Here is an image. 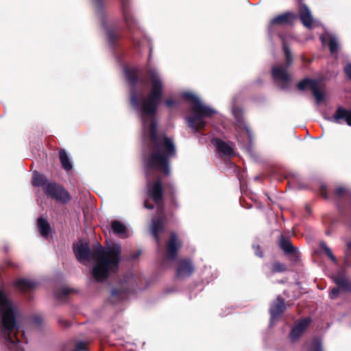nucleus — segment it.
I'll list each match as a JSON object with an SVG mask.
<instances>
[{
	"label": "nucleus",
	"instance_id": "10",
	"mask_svg": "<svg viewBox=\"0 0 351 351\" xmlns=\"http://www.w3.org/2000/svg\"><path fill=\"white\" fill-rule=\"evenodd\" d=\"M182 245V243L179 239L177 234L171 232L166 243L165 258L169 261L175 260Z\"/></svg>",
	"mask_w": 351,
	"mask_h": 351
},
{
	"label": "nucleus",
	"instance_id": "34",
	"mask_svg": "<svg viewBox=\"0 0 351 351\" xmlns=\"http://www.w3.org/2000/svg\"><path fill=\"white\" fill-rule=\"evenodd\" d=\"M320 247L334 263H337L336 257L333 255L331 250L328 247L325 242H321Z\"/></svg>",
	"mask_w": 351,
	"mask_h": 351
},
{
	"label": "nucleus",
	"instance_id": "29",
	"mask_svg": "<svg viewBox=\"0 0 351 351\" xmlns=\"http://www.w3.org/2000/svg\"><path fill=\"white\" fill-rule=\"evenodd\" d=\"M49 183L46 178L45 176L39 173L38 172L36 171L34 173L33 178H32V184L34 186L36 187H43V189L44 190L45 187L47 185V184Z\"/></svg>",
	"mask_w": 351,
	"mask_h": 351
},
{
	"label": "nucleus",
	"instance_id": "36",
	"mask_svg": "<svg viewBox=\"0 0 351 351\" xmlns=\"http://www.w3.org/2000/svg\"><path fill=\"white\" fill-rule=\"evenodd\" d=\"M328 47L331 53H335L337 52L338 50V43L337 40L335 38H330L328 41Z\"/></svg>",
	"mask_w": 351,
	"mask_h": 351
},
{
	"label": "nucleus",
	"instance_id": "11",
	"mask_svg": "<svg viewBox=\"0 0 351 351\" xmlns=\"http://www.w3.org/2000/svg\"><path fill=\"white\" fill-rule=\"evenodd\" d=\"M121 4V10L123 15L124 21L125 23L127 29L134 34L138 29L137 22L133 17L130 11V0H120Z\"/></svg>",
	"mask_w": 351,
	"mask_h": 351
},
{
	"label": "nucleus",
	"instance_id": "51",
	"mask_svg": "<svg viewBox=\"0 0 351 351\" xmlns=\"http://www.w3.org/2000/svg\"><path fill=\"white\" fill-rule=\"evenodd\" d=\"M348 247L351 248V243H348Z\"/></svg>",
	"mask_w": 351,
	"mask_h": 351
},
{
	"label": "nucleus",
	"instance_id": "18",
	"mask_svg": "<svg viewBox=\"0 0 351 351\" xmlns=\"http://www.w3.org/2000/svg\"><path fill=\"white\" fill-rule=\"evenodd\" d=\"M279 247L284 252L285 254L287 256L292 257L295 260L298 259V249L293 245V244L288 238H286L281 235L279 241Z\"/></svg>",
	"mask_w": 351,
	"mask_h": 351
},
{
	"label": "nucleus",
	"instance_id": "16",
	"mask_svg": "<svg viewBox=\"0 0 351 351\" xmlns=\"http://www.w3.org/2000/svg\"><path fill=\"white\" fill-rule=\"evenodd\" d=\"M166 221L164 216L162 218H155L152 220L151 232L158 245L160 244V234L165 230Z\"/></svg>",
	"mask_w": 351,
	"mask_h": 351
},
{
	"label": "nucleus",
	"instance_id": "40",
	"mask_svg": "<svg viewBox=\"0 0 351 351\" xmlns=\"http://www.w3.org/2000/svg\"><path fill=\"white\" fill-rule=\"evenodd\" d=\"M340 291H341V289H339V287L338 286L337 287H333L330 290V299H332V300L336 299L338 297Z\"/></svg>",
	"mask_w": 351,
	"mask_h": 351
},
{
	"label": "nucleus",
	"instance_id": "31",
	"mask_svg": "<svg viewBox=\"0 0 351 351\" xmlns=\"http://www.w3.org/2000/svg\"><path fill=\"white\" fill-rule=\"evenodd\" d=\"M282 50L286 60V66L289 68L293 63V56L289 45L284 38H282Z\"/></svg>",
	"mask_w": 351,
	"mask_h": 351
},
{
	"label": "nucleus",
	"instance_id": "24",
	"mask_svg": "<svg viewBox=\"0 0 351 351\" xmlns=\"http://www.w3.org/2000/svg\"><path fill=\"white\" fill-rule=\"evenodd\" d=\"M296 18V16L290 12H287L284 14H280L274 17L270 21V25H284L291 23L292 21Z\"/></svg>",
	"mask_w": 351,
	"mask_h": 351
},
{
	"label": "nucleus",
	"instance_id": "50",
	"mask_svg": "<svg viewBox=\"0 0 351 351\" xmlns=\"http://www.w3.org/2000/svg\"><path fill=\"white\" fill-rule=\"evenodd\" d=\"M152 53V48L150 49V51H149V56H151V54ZM150 58V57H149V59Z\"/></svg>",
	"mask_w": 351,
	"mask_h": 351
},
{
	"label": "nucleus",
	"instance_id": "42",
	"mask_svg": "<svg viewBox=\"0 0 351 351\" xmlns=\"http://www.w3.org/2000/svg\"><path fill=\"white\" fill-rule=\"evenodd\" d=\"M32 322L36 325H40L43 322V318L40 315H34L32 317Z\"/></svg>",
	"mask_w": 351,
	"mask_h": 351
},
{
	"label": "nucleus",
	"instance_id": "12",
	"mask_svg": "<svg viewBox=\"0 0 351 351\" xmlns=\"http://www.w3.org/2000/svg\"><path fill=\"white\" fill-rule=\"evenodd\" d=\"M271 74L273 80L276 82L281 83L282 89L287 88L291 81V75L288 73L287 68L282 65L274 66L271 68Z\"/></svg>",
	"mask_w": 351,
	"mask_h": 351
},
{
	"label": "nucleus",
	"instance_id": "6",
	"mask_svg": "<svg viewBox=\"0 0 351 351\" xmlns=\"http://www.w3.org/2000/svg\"><path fill=\"white\" fill-rule=\"evenodd\" d=\"M141 282L142 280L138 275L126 274L121 279L118 285L112 289L109 302L117 304L122 301L129 294L134 293Z\"/></svg>",
	"mask_w": 351,
	"mask_h": 351
},
{
	"label": "nucleus",
	"instance_id": "45",
	"mask_svg": "<svg viewBox=\"0 0 351 351\" xmlns=\"http://www.w3.org/2000/svg\"><path fill=\"white\" fill-rule=\"evenodd\" d=\"M93 1L98 10H103L104 6L103 0H93Z\"/></svg>",
	"mask_w": 351,
	"mask_h": 351
},
{
	"label": "nucleus",
	"instance_id": "2",
	"mask_svg": "<svg viewBox=\"0 0 351 351\" xmlns=\"http://www.w3.org/2000/svg\"><path fill=\"white\" fill-rule=\"evenodd\" d=\"M146 73L151 84L150 92L140 100L137 93V84L138 82H143L139 77L140 71L136 68L125 69V79L130 86L131 106L140 111L143 116L154 117L162 101L165 84L160 75L154 69H148Z\"/></svg>",
	"mask_w": 351,
	"mask_h": 351
},
{
	"label": "nucleus",
	"instance_id": "14",
	"mask_svg": "<svg viewBox=\"0 0 351 351\" xmlns=\"http://www.w3.org/2000/svg\"><path fill=\"white\" fill-rule=\"evenodd\" d=\"M328 120L337 124L346 123L348 125L351 126V108L346 109L339 106L334 114L328 118Z\"/></svg>",
	"mask_w": 351,
	"mask_h": 351
},
{
	"label": "nucleus",
	"instance_id": "49",
	"mask_svg": "<svg viewBox=\"0 0 351 351\" xmlns=\"http://www.w3.org/2000/svg\"><path fill=\"white\" fill-rule=\"evenodd\" d=\"M21 338L23 339V340H24L25 342H27L25 332L23 331L21 333Z\"/></svg>",
	"mask_w": 351,
	"mask_h": 351
},
{
	"label": "nucleus",
	"instance_id": "41",
	"mask_svg": "<svg viewBox=\"0 0 351 351\" xmlns=\"http://www.w3.org/2000/svg\"><path fill=\"white\" fill-rule=\"evenodd\" d=\"M86 350H87V348H86V343L83 341H80V342L77 343L75 348L73 351H86Z\"/></svg>",
	"mask_w": 351,
	"mask_h": 351
},
{
	"label": "nucleus",
	"instance_id": "13",
	"mask_svg": "<svg viewBox=\"0 0 351 351\" xmlns=\"http://www.w3.org/2000/svg\"><path fill=\"white\" fill-rule=\"evenodd\" d=\"M195 271V265L191 259L182 258L178 262L176 277L185 278L190 277Z\"/></svg>",
	"mask_w": 351,
	"mask_h": 351
},
{
	"label": "nucleus",
	"instance_id": "22",
	"mask_svg": "<svg viewBox=\"0 0 351 351\" xmlns=\"http://www.w3.org/2000/svg\"><path fill=\"white\" fill-rule=\"evenodd\" d=\"M107 40L110 47L114 49H117L119 47V40L121 38L122 34L121 31L114 27L106 28Z\"/></svg>",
	"mask_w": 351,
	"mask_h": 351
},
{
	"label": "nucleus",
	"instance_id": "43",
	"mask_svg": "<svg viewBox=\"0 0 351 351\" xmlns=\"http://www.w3.org/2000/svg\"><path fill=\"white\" fill-rule=\"evenodd\" d=\"M319 193L324 199H328L327 189L324 185H322L319 189Z\"/></svg>",
	"mask_w": 351,
	"mask_h": 351
},
{
	"label": "nucleus",
	"instance_id": "19",
	"mask_svg": "<svg viewBox=\"0 0 351 351\" xmlns=\"http://www.w3.org/2000/svg\"><path fill=\"white\" fill-rule=\"evenodd\" d=\"M333 281L341 291L351 292V280L347 277L345 271H339L333 277Z\"/></svg>",
	"mask_w": 351,
	"mask_h": 351
},
{
	"label": "nucleus",
	"instance_id": "35",
	"mask_svg": "<svg viewBox=\"0 0 351 351\" xmlns=\"http://www.w3.org/2000/svg\"><path fill=\"white\" fill-rule=\"evenodd\" d=\"M73 290L69 288H62L55 293V296L57 299L61 300L66 298Z\"/></svg>",
	"mask_w": 351,
	"mask_h": 351
},
{
	"label": "nucleus",
	"instance_id": "7",
	"mask_svg": "<svg viewBox=\"0 0 351 351\" xmlns=\"http://www.w3.org/2000/svg\"><path fill=\"white\" fill-rule=\"evenodd\" d=\"M338 199V208L341 215L351 220V190L344 186H338L335 191Z\"/></svg>",
	"mask_w": 351,
	"mask_h": 351
},
{
	"label": "nucleus",
	"instance_id": "25",
	"mask_svg": "<svg viewBox=\"0 0 351 351\" xmlns=\"http://www.w3.org/2000/svg\"><path fill=\"white\" fill-rule=\"evenodd\" d=\"M111 229L112 232L121 237V238H125L127 237V228L126 226L118 220H112L111 221Z\"/></svg>",
	"mask_w": 351,
	"mask_h": 351
},
{
	"label": "nucleus",
	"instance_id": "5",
	"mask_svg": "<svg viewBox=\"0 0 351 351\" xmlns=\"http://www.w3.org/2000/svg\"><path fill=\"white\" fill-rule=\"evenodd\" d=\"M182 98L193 103L191 107L192 114L187 117L188 125L195 132H199L206 127V122L204 118L213 117L217 111L213 108L202 104L199 99L191 92H184L182 95Z\"/></svg>",
	"mask_w": 351,
	"mask_h": 351
},
{
	"label": "nucleus",
	"instance_id": "4",
	"mask_svg": "<svg viewBox=\"0 0 351 351\" xmlns=\"http://www.w3.org/2000/svg\"><path fill=\"white\" fill-rule=\"evenodd\" d=\"M0 326L5 343L10 350L24 351L18 337L20 331L16 324V312L12 302L0 289Z\"/></svg>",
	"mask_w": 351,
	"mask_h": 351
},
{
	"label": "nucleus",
	"instance_id": "39",
	"mask_svg": "<svg viewBox=\"0 0 351 351\" xmlns=\"http://www.w3.org/2000/svg\"><path fill=\"white\" fill-rule=\"evenodd\" d=\"M130 40L131 41L133 49L136 51H138L141 45L140 41L135 38L133 35L130 37Z\"/></svg>",
	"mask_w": 351,
	"mask_h": 351
},
{
	"label": "nucleus",
	"instance_id": "32",
	"mask_svg": "<svg viewBox=\"0 0 351 351\" xmlns=\"http://www.w3.org/2000/svg\"><path fill=\"white\" fill-rule=\"evenodd\" d=\"M287 270V267L285 263H280L279 261H274L271 264V272L272 274L276 273H282Z\"/></svg>",
	"mask_w": 351,
	"mask_h": 351
},
{
	"label": "nucleus",
	"instance_id": "9",
	"mask_svg": "<svg viewBox=\"0 0 351 351\" xmlns=\"http://www.w3.org/2000/svg\"><path fill=\"white\" fill-rule=\"evenodd\" d=\"M297 88L301 91L309 88L312 91L317 103L322 101L324 99V94L320 90L319 82L317 80L306 77L297 84Z\"/></svg>",
	"mask_w": 351,
	"mask_h": 351
},
{
	"label": "nucleus",
	"instance_id": "17",
	"mask_svg": "<svg viewBox=\"0 0 351 351\" xmlns=\"http://www.w3.org/2000/svg\"><path fill=\"white\" fill-rule=\"evenodd\" d=\"M311 322L310 317L302 319L291 330L289 337L292 341L297 340L305 331Z\"/></svg>",
	"mask_w": 351,
	"mask_h": 351
},
{
	"label": "nucleus",
	"instance_id": "38",
	"mask_svg": "<svg viewBox=\"0 0 351 351\" xmlns=\"http://www.w3.org/2000/svg\"><path fill=\"white\" fill-rule=\"evenodd\" d=\"M252 247L254 250V253L257 256L260 258L263 257L264 252L258 244H254Z\"/></svg>",
	"mask_w": 351,
	"mask_h": 351
},
{
	"label": "nucleus",
	"instance_id": "27",
	"mask_svg": "<svg viewBox=\"0 0 351 351\" xmlns=\"http://www.w3.org/2000/svg\"><path fill=\"white\" fill-rule=\"evenodd\" d=\"M164 188V195L166 194L169 195L171 198V204L174 208H178L179 206L177 199L176 198V188L173 184L172 183H166L163 185Z\"/></svg>",
	"mask_w": 351,
	"mask_h": 351
},
{
	"label": "nucleus",
	"instance_id": "20",
	"mask_svg": "<svg viewBox=\"0 0 351 351\" xmlns=\"http://www.w3.org/2000/svg\"><path fill=\"white\" fill-rule=\"evenodd\" d=\"M287 306L285 300L278 296L276 299L273 302L269 308V313L271 319H276L285 313Z\"/></svg>",
	"mask_w": 351,
	"mask_h": 351
},
{
	"label": "nucleus",
	"instance_id": "28",
	"mask_svg": "<svg viewBox=\"0 0 351 351\" xmlns=\"http://www.w3.org/2000/svg\"><path fill=\"white\" fill-rule=\"evenodd\" d=\"M37 226L40 234L47 238L51 231V226L47 220L43 217L37 219Z\"/></svg>",
	"mask_w": 351,
	"mask_h": 351
},
{
	"label": "nucleus",
	"instance_id": "15",
	"mask_svg": "<svg viewBox=\"0 0 351 351\" xmlns=\"http://www.w3.org/2000/svg\"><path fill=\"white\" fill-rule=\"evenodd\" d=\"M211 143L215 146L218 152L221 155L230 158L234 156L235 154L232 147V143H226L219 138H213L211 140Z\"/></svg>",
	"mask_w": 351,
	"mask_h": 351
},
{
	"label": "nucleus",
	"instance_id": "47",
	"mask_svg": "<svg viewBox=\"0 0 351 351\" xmlns=\"http://www.w3.org/2000/svg\"><path fill=\"white\" fill-rule=\"evenodd\" d=\"M144 207L147 209L152 210L154 208V205L153 204L149 203L148 200H145L144 202Z\"/></svg>",
	"mask_w": 351,
	"mask_h": 351
},
{
	"label": "nucleus",
	"instance_id": "3",
	"mask_svg": "<svg viewBox=\"0 0 351 351\" xmlns=\"http://www.w3.org/2000/svg\"><path fill=\"white\" fill-rule=\"evenodd\" d=\"M75 254L79 261L95 260L91 274L97 282H103L110 274L118 272L121 261V247L119 244H112L105 249L98 243L91 252L87 244H81Z\"/></svg>",
	"mask_w": 351,
	"mask_h": 351
},
{
	"label": "nucleus",
	"instance_id": "33",
	"mask_svg": "<svg viewBox=\"0 0 351 351\" xmlns=\"http://www.w3.org/2000/svg\"><path fill=\"white\" fill-rule=\"evenodd\" d=\"M308 351H322V341L319 337H313Z\"/></svg>",
	"mask_w": 351,
	"mask_h": 351
},
{
	"label": "nucleus",
	"instance_id": "23",
	"mask_svg": "<svg viewBox=\"0 0 351 351\" xmlns=\"http://www.w3.org/2000/svg\"><path fill=\"white\" fill-rule=\"evenodd\" d=\"M232 113L236 121V126L244 129L247 135L250 136L251 130L245 121L243 110L239 107H234Z\"/></svg>",
	"mask_w": 351,
	"mask_h": 351
},
{
	"label": "nucleus",
	"instance_id": "1",
	"mask_svg": "<svg viewBox=\"0 0 351 351\" xmlns=\"http://www.w3.org/2000/svg\"><path fill=\"white\" fill-rule=\"evenodd\" d=\"M145 136L149 152L143 157V166L147 178V193L156 205V218L164 216L167 220L162 180L158 177L151 181L149 178L155 171L165 177L171 175V159L177 155L176 145L165 133L158 132L157 122L154 119L151 121Z\"/></svg>",
	"mask_w": 351,
	"mask_h": 351
},
{
	"label": "nucleus",
	"instance_id": "21",
	"mask_svg": "<svg viewBox=\"0 0 351 351\" xmlns=\"http://www.w3.org/2000/svg\"><path fill=\"white\" fill-rule=\"evenodd\" d=\"M298 12L303 25L307 28H311L313 23V18L308 6L305 3H300Z\"/></svg>",
	"mask_w": 351,
	"mask_h": 351
},
{
	"label": "nucleus",
	"instance_id": "26",
	"mask_svg": "<svg viewBox=\"0 0 351 351\" xmlns=\"http://www.w3.org/2000/svg\"><path fill=\"white\" fill-rule=\"evenodd\" d=\"M58 154L62 169L66 171H70L73 169V165L66 152L64 149L60 148L59 149Z\"/></svg>",
	"mask_w": 351,
	"mask_h": 351
},
{
	"label": "nucleus",
	"instance_id": "8",
	"mask_svg": "<svg viewBox=\"0 0 351 351\" xmlns=\"http://www.w3.org/2000/svg\"><path fill=\"white\" fill-rule=\"evenodd\" d=\"M45 195L61 204H67L71 199V196L64 187L56 182H49L44 189Z\"/></svg>",
	"mask_w": 351,
	"mask_h": 351
},
{
	"label": "nucleus",
	"instance_id": "30",
	"mask_svg": "<svg viewBox=\"0 0 351 351\" xmlns=\"http://www.w3.org/2000/svg\"><path fill=\"white\" fill-rule=\"evenodd\" d=\"M16 286L23 291H30L36 287V283L34 281L27 279H19L16 282Z\"/></svg>",
	"mask_w": 351,
	"mask_h": 351
},
{
	"label": "nucleus",
	"instance_id": "44",
	"mask_svg": "<svg viewBox=\"0 0 351 351\" xmlns=\"http://www.w3.org/2000/svg\"><path fill=\"white\" fill-rule=\"evenodd\" d=\"M344 73L347 75V77L351 80V63H348L344 67Z\"/></svg>",
	"mask_w": 351,
	"mask_h": 351
},
{
	"label": "nucleus",
	"instance_id": "46",
	"mask_svg": "<svg viewBox=\"0 0 351 351\" xmlns=\"http://www.w3.org/2000/svg\"><path fill=\"white\" fill-rule=\"evenodd\" d=\"M305 212H306V213L304 215L305 217H309L312 213L311 208L308 204H306L305 206Z\"/></svg>",
	"mask_w": 351,
	"mask_h": 351
},
{
	"label": "nucleus",
	"instance_id": "48",
	"mask_svg": "<svg viewBox=\"0 0 351 351\" xmlns=\"http://www.w3.org/2000/svg\"><path fill=\"white\" fill-rule=\"evenodd\" d=\"M59 322L60 324H62V326H65V327H67L69 326V324L67 321H65V320H59Z\"/></svg>",
	"mask_w": 351,
	"mask_h": 351
},
{
	"label": "nucleus",
	"instance_id": "37",
	"mask_svg": "<svg viewBox=\"0 0 351 351\" xmlns=\"http://www.w3.org/2000/svg\"><path fill=\"white\" fill-rule=\"evenodd\" d=\"M165 105L167 108H171L178 106V103L173 98H168L165 101Z\"/></svg>",
	"mask_w": 351,
	"mask_h": 351
}]
</instances>
